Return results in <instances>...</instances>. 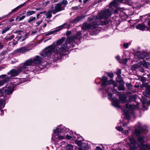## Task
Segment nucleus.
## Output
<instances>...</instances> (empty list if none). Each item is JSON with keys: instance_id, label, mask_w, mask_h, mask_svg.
Wrapping results in <instances>:
<instances>
[{"instance_id": "obj_1", "label": "nucleus", "mask_w": 150, "mask_h": 150, "mask_svg": "<svg viewBox=\"0 0 150 150\" xmlns=\"http://www.w3.org/2000/svg\"><path fill=\"white\" fill-rule=\"evenodd\" d=\"M81 32L79 31L75 34L70 37H67L66 43L62 45L60 48L57 47L55 45H52L45 48L44 51L41 53V55L44 57L50 56V58L55 60L60 59L64 54V53L67 51V44L74 42L79 43L81 38Z\"/></svg>"}, {"instance_id": "obj_2", "label": "nucleus", "mask_w": 150, "mask_h": 150, "mask_svg": "<svg viewBox=\"0 0 150 150\" xmlns=\"http://www.w3.org/2000/svg\"><path fill=\"white\" fill-rule=\"evenodd\" d=\"M134 134L138 137L137 138L138 142L132 137H128L126 138L125 141L126 144L130 149H135L137 147L141 148L140 150H150V144H145L144 142L148 140H150V138L146 139L144 136H139L142 134L144 133L146 134L148 131V128L146 126H142L140 122H138L135 126Z\"/></svg>"}, {"instance_id": "obj_3", "label": "nucleus", "mask_w": 150, "mask_h": 150, "mask_svg": "<svg viewBox=\"0 0 150 150\" xmlns=\"http://www.w3.org/2000/svg\"><path fill=\"white\" fill-rule=\"evenodd\" d=\"M114 8L110 4L108 8L102 10L97 16H91L87 19L88 22H90L93 20H96L97 22H100L102 21L101 19L106 20L108 18L112 15Z\"/></svg>"}, {"instance_id": "obj_4", "label": "nucleus", "mask_w": 150, "mask_h": 150, "mask_svg": "<svg viewBox=\"0 0 150 150\" xmlns=\"http://www.w3.org/2000/svg\"><path fill=\"white\" fill-rule=\"evenodd\" d=\"M32 63L30 60L26 61L23 64H21L19 65L20 68L18 70L12 69L7 73L8 75H11L10 77H14L18 75L21 73H24L28 71V67Z\"/></svg>"}, {"instance_id": "obj_5", "label": "nucleus", "mask_w": 150, "mask_h": 150, "mask_svg": "<svg viewBox=\"0 0 150 150\" xmlns=\"http://www.w3.org/2000/svg\"><path fill=\"white\" fill-rule=\"evenodd\" d=\"M69 130L68 128H66L65 127H62V126H58L56 128V129H54V135L52 137V139H56V140H59L64 139V135L65 133L67 132Z\"/></svg>"}, {"instance_id": "obj_6", "label": "nucleus", "mask_w": 150, "mask_h": 150, "mask_svg": "<svg viewBox=\"0 0 150 150\" xmlns=\"http://www.w3.org/2000/svg\"><path fill=\"white\" fill-rule=\"evenodd\" d=\"M108 78L105 76H103L102 79H96L95 82L96 83L98 84L100 83L101 81H102V83L101 85L102 89L110 88V84H113L114 87L117 86V83L115 82L112 79H110L108 81Z\"/></svg>"}, {"instance_id": "obj_7", "label": "nucleus", "mask_w": 150, "mask_h": 150, "mask_svg": "<svg viewBox=\"0 0 150 150\" xmlns=\"http://www.w3.org/2000/svg\"><path fill=\"white\" fill-rule=\"evenodd\" d=\"M109 22V21H100V22H98L97 21H96L90 23H86L83 24L82 29L84 30L89 29L93 30L97 28L99 25H105L108 24Z\"/></svg>"}, {"instance_id": "obj_8", "label": "nucleus", "mask_w": 150, "mask_h": 150, "mask_svg": "<svg viewBox=\"0 0 150 150\" xmlns=\"http://www.w3.org/2000/svg\"><path fill=\"white\" fill-rule=\"evenodd\" d=\"M105 90L106 92H107L108 93V98L110 100L113 101L112 103V105L118 108H121V107L120 106V102L116 98H112V93H109V92L112 91L113 93H115L117 92V90L115 89H112V88H105L104 89H100V90Z\"/></svg>"}, {"instance_id": "obj_9", "label": "nucleus", "mask_w": 150, "mask_h": 150, "mask_svg": "<svg viewBox=\"0 0 150 150\" xmlns=\"http://www.w3.org/2000/svg\"><path fill=\"white\" fill-rule=\"evenodd\" d=\"M45 50V48L44 49V50L42 51V52H41L40 54L41 56V57H40L38 56H36L35 57V58L33 60L32 59H29L27 61H28V60H30L32 62L31 64L29 65H28V66H31L33 63L35 64H40L41 62L43 61V59L44 58H45L46 57H49L50 58V56H46L45 57H43L41 55V53L43 52Z\"/></svg>"}, {"instance_id": "obj_10", "label": "nucleus", "mask_w": 150, "mask_h": 150, "mask_svg": "<svg viewBox=\"0 0 150 150\" xmlns=\"http://www.w3.org/2000/svg\"><path fill=\"white\" fill-rule=\"evenodd\" d=\"M69 27L70 26L69 24L67 23H64L62 25L57 27L56 28V29L47 33L46 34V35H50L53 34L55 32H58L64 28H66L68 29Z\"/></svg>"}, {"instance_id": "obj_11", "label": "nucleus", "mask_w": 150, "mask_h": 150, "mask_svg": "<svg viewBox=\"0 0 150 150\" xmlns=\"http://www.w3.org/2000/svg\"><path fill=\"white\" fill-rule=\"evenodd\" d=\"M14 90V85L13 84H11L8 87H6L5 88H4L0 90V91H4L6 95H9L12 93Z\"/></svg>"}, {"instance_id": "obj_12", "label": "nucleus", "mask_w": 150, "mask_h": 150, "mask_svg": "<svg viewBox=\"0 0 150 150\" xmlns=\"http://www.w3.org/2000/svg\"><path fill=\"white\" fill-rule=\"evenodd\" d=\"M64 6L62 5L61 3H59L56 4L54 6V9L52 10V12L53 14H55L59 12L64 10Z\"/></svg>"}, {"instance_id": "obj_13", "label": "nucleus", "mask_w": 150, "mask_h": 150, "mask_svg": "<svg viewBox=\"0 0 150 150\" xmlns=\"http://www.w3.org/2000/svg\"><path fill=\"white\" fill-rule=\"evenodd\" d=\"M139 104H137L136 105H131L128 103L125 104V108L126 109L129 110L134 111L137 109H138Z\"/></svg>"}, {"instance_id": "obj_14", "label": "nucleus", "mask_w": 150, "mask_h": 150, "mask_svg": "<svg viewBox=\"0 0 150 150\" xmlns=\"http://www.w3.org/2000/svg\"><path fill=\"white\" fill-rule=\"evenodd\" d=\"M9 78L6 74H2L0 76V86L3 85L4 83L9 80Z\"/></svg>"}, {"instance_id": "obj_15", "label": "nucleus", "mask_w": 150, "mask_h": 150, "mask_svg": "<svg viewBox=\"0 0 150 150\" xmlns=\"http://www.w3.org/2000/svg\"><path fill=\"white\" fill-rule=\"evenodd\" d=\"M31 50V48L26 46H24L17 49L16 50V52L18 53H24Z\"/></svg>"}, {"instance_id": "obj_16", "label": "nucleus", "mask_w": 150, "mask_h": 150, "mask_svg": "<svg viewBox=\"0 0 150 150\" xmlns=\"http://www.w3.org/2000/svg\"><path fill=\"white\" fill-rule=\"evenodd\" d=\"M69 133L70 135L68 134H67L66 135V138L67 139L69 140H73L77 138V137L74 136L73 133L72 131H71ZM74 134L75 135H76L78 138H79L81 137V136L79 134H76V133H74Z\"/></svg>"}, {"instance_id": "obj_17", "label": "nucleus", "mask_w": 150, "mask_h": 150, "mask_svg": "<svg viewBox=\"0 0 150 150\" xmlns=\"http://www.w3.org/2000/svg\"><path fill=\"white\" fill-rule=\"evenodd\" d=\"M125 0H114L113 2L110 3V4L114 8H117L122 2L124 3Z\"/></svg>"}, {"instance_id": "obj_18", "label": "nucleus", "mask_w": 150, "mask_h": 150, "mask_svg": "<svg viewBox=\"0 0 150 150\" xmlns=\"http://www.w3.org/2000/svg\"><path fill=\"white\" fill-rule=\"evenodd\" d=\"M25 4V2H24L23 4L18 6L16 8L13 9L9 13L6 15L7 17L10 16L12 14L16 11H17L19 9L23 6Z\"/></svg>"}, {"instance_id": "obj_19", "label": "nucleus", "mask_w": 150, "mask_h": 150, "mask_svg": "<svg viewBox=\"0 0 150 150\" xmlns=\"http://www.w3.org/2000/svg\"><path fill=\"white\" fill-rule=\"evenodd\" d=\"M144 95L146 97H149L150 96V85H149L147 88V89L143 92Z\"/></svg>"}, {"instance_id": "obj_20", "label": "nucleus", "mask_w": 150, "mask_h": 150, "mask_svg": "<svg viewBox=\"0 0 150 150\" xmlns=\"http://www.w3.org/2000/svg\"><path fill=\"white\" fill-rule=\"evenodd\" d=\"M136 28L138 29L144 30L146 28V27L143 24H139L136 26Z\"/></svg>"}, {"instance_id": "obj_21", "label": "nucleus", "mask_w": 150, "mask_h": 150, "mask_svg": "<svg viewBox=\"0 0 150 150\" xmlns=\"http://www.w3.org/2000/svg\"><path fill=\"white\" fill-rule=\"evenodd\" d=\"M137 57L139 59H143L145 57V53H144L138 52L137 53Z\"/></svg>"}, {"instance_id": "obj_22", "label": "nucleus", "mask_w": 150, "mask_h": 150, "mask_svg": "<svg viewBox=\"0 0 150 150\" xmlns=\"http://www.w3.org/2000/svg\"><path fill=\"white\" fill-rule=\"evenodd\" d=\"M119 98L121 103H123L125 102L127 97L125 95L122 94L119 96Z\"/></svg>"}, {"instance_id": "obj_23", "label": "nucleus", "mask_w": 150, "mask_h": 150, "mask_svg": "<svg viewBox=\"0 0 150 150\" xmlns=\"http://www.w3.org/2000/svg\"><path fill=\"white\" fill-rule=\"evenodd\" d=\"M5 105V101L4 99L0 100V110L1 112H2V109L3 108Z\"/></svg>"}, {"instance_id": "obj_24", "label": "nucleus", "mask_w": 150, "mask_h": 150, "mask_svg": "<svg viewBox=\"0 0 150 150\" xmlns=\"http://www.w3.org/2000/svg\"><path fill=\"white\" fill-rule=\"evenodd\" d=\"M14 38L13 35H7L5 38L4 39L6 41H10Z\"/></svg>"}, {"instance_id": "obj_25", "label": "nucleus", "mask_w": 150, "mask_h": 150, "mask_svg": "<svg viewBox=\"0 0 150 150\" xmlns=\"http://www.w3.org/2000/svg\"><path fill=\"white\" fill-rule=\"evenodd\" d=\"M84 17V16H77L73 20L72 22L74 23H76Z\"/></svg>"}, {"instance_id": "obj_26", "label": "nucleus", "mask_w": 150, "mask_h": 150, "mask_svg": "<svg viewBox=\"0 0 150 150\" xmlns=\"http://www.w3.org/2000/svg\"><path fill=\"white\" fill-rule=\"evenodd\" d=\"M123 112L126 119L127 120L129 119H130V117L129 114L128 110H127L124 109L123 110Z\"/></svg>"}, {"instance_id": "obj_27", "label": "nucleus", "mask_w": 150, "mask_h": 150, "mask_svg": "<svg viewBox=\"0 0 150 150\" xmlns=\"http://www.w3.org/2000/svg\"><path fill=\"white\" fill-rule=\"evenodd\" d=\"M119 86H117L118 90V91H123L125 90L124 86V82L122 83H120Z\"/></svg>"}, {"instance_id": "obj_28", "label": "nucleus", "mask_w": 150, "mask_h": 150, "mask_svg": "<svg viewBox=\"0 0 150 150\" xmlns=\"http://www.w3.org/2000/svg\"><path fill=\"white\" fill-rule=\"evenodd\" d=\"M65 38H62L61 39L58 40L56 42V45H59L61 44L65 40Z\"/></svg>"}, {"instance_id": "obj_29", "label": "nucleus", "mask_w": 150, "mask_h": 150, "mask_svg": "<svg viewBox=\"0 0 150 150\" xmlns=\"http://www.w3.org/2000/svg\"><path fill=\"white\" fill-rule=\"evenodd\" d=\"M36 12L35 11L28 10L26 12V15L27 16H30L34 14Z\"/></svg>"}, {"instance_id": "obj_30", "label": "nucleus", "mask_w": 150, "mask_h": 150, "mask_svg": "<svg viewBox=\"0 0 150 150\" xmlns=\"http://www.w3.org/2000/svg\"><path fill=\"white\" fill-rule=\"evenodd\" d=\"M52 10L49 11L47 12L45 15V16H46V18H50L52 17Z\"/></svg>"}, {"instance_id": "obj_31", "label": "nucleus", "mask_w": 150, "mask_h": 150, "mask_svg": "<svg viewBox=\"0 0 150 150\" xmlns=\"http://www.w3.org/2000/svg\"><path fill=\"white\" fill-rule=\"evenodd\" d=\"M33 69H34L33 72L32 73H38V71L40 70L39 67L38 66L35 67H33Z\"/></svg>"}, {"instance_id": "obj_32", "label": "nucleus", "mask_w": 150, "mask_h": 150, "mask_svg": "<svg viewBox=\"0 0 150 150\" xmlns=\"http://www.w3.org/2000/svg\"><path fill=\"white\" fill-rule=\"evenodd\" d=\"M36 18L35 17L31 16L28 19V22L30 23H31L32 22L36 19Z\"/></svg>"}, {"instance_id": "obj_33", "label": "nucleus", "mask_w": 150, "mask_h": 150, "mask_svg": "<svg viewBox=\"0 0 150 150\" xmlns=\"http://www.w3.org/2000/svg\"><path fill=\"white\" fill-rule=\"evenodd\" d=\"M142 64L146 68L148 67V65L149 64V62H146L144 60L142 62Z\"/></svg>"}, {"instance_id": "obj_34", "label": "nucleus", "mask_w": 150, "mask_h": 150, "mask_svg": "<svg viewBox=\"0 0 150 150\" xmlns=\"http://www.w3.org/2000/svg\"><path fill=\"white\" fill-rule=\"evenodd\" d=\"M66 148L67 150H72L73 149V146L71 144H67L66 146Z\"/></svg>"}, {"instance_id": "obj_35", "label": "nucleus", "mask_w": 150, "mask_h": 150, "mask_svg": "<svg viewBox=\"0 0 150 150\" xmlns=\"http://www.w3.org/2000/svg\"><path fill=\"white\" fill-rule=\"evenodd\" d=\"M61 3V4L64 6V8H65L66 6V5L68 4V1H67V0H63L62 1L59 3Z\"/></svg>"}, {"instance_id": "obj_36", "label": "nucleus", "mask_w": 150, "mask_h": 150, "mask_svg": "<svg viewBox=\"0 0 150 150\" xmlns=\"http://www.w3.org/2000/svg\"><path fill=\"white\" fill-rule=\"evenodd\" d=\"M88 146V144L86 143H83L82 145L81 146V147L82 148V149L86 150L87 149V148Z\"/></svg>"}, {"instance_id": "obj_37", "label": "nucleus", "mask_w": 150, "mask_h": 150, "mask_svg": "<svg viewBox=\"0 0 150 150\" xmlns=\"http://www.w3.org/2000/svg\"><path fill=\"white\" fill-rule=\"evenodd\" d=\"M10 29V27H7L6 28H5L4 29H3L1 33L2 34H4L6 32L9 30Z\"/></svg>"}, {"instance_id": "obj_38", "label": "nucleus", "mask_w": 150, "mask_h": 150, "mask_svg": "<svg viewBox=\"0 0 150 150\" xmlns=\"http://www.w3.org/2000/svg\"><path fill=\"white\" fill-rule=\"evenodd\" d=\"M76 144H77L78 145V146L80 147H81L83 144V143H82V142L81 140L76 141Z\"/></svg>"}, {"instance_id": "obj_39", "label": "nucleus", "mask_w": 150, "mask_h": 150, "mask_svg": "<svg viewBox=\"0 0 150 150\" xmlns=\"http://www.w3.org/2000/svg\"><path fill=\"white\" fill-rule=\"evenodd\" d=\"M117 81L119 83H122L123 82V81L121 78V76H120V77L118 76H117Z\"/></svg>"}, {"instance_id": "obj_40", "label": "nucleus", "mask_w": 150, "mask_h": 150, "mask_svg": "<svg viewBox=\"0 0 150 150\" xmlns=\"http://www.w3.org/2000/svg\"><path fill=\"white\" fill-rule=\"evenodd\" d=\"M136 98V96L135 95H133L131 96L129 98V99L132 101H134L135 100Z\"/></svg>"}, {"instance_id": "obj_41", "label": "nucleus", "mask_w": 150, "mask_h": 150, "mask_svg": "<svg viewBox=\"0 0 150 150\" xmlns=\"http://www.w3.org/2000/svg\"><path fill=\"white\" fill-rule=\"evenodd\" d=\"M108 76L110 78H112L113 77L114 75L112 72H108Z\"/></svg>"}, {"instance_id": "obj_42", "label": "nucleus", "mask_w": 150, "mask_h": 150, "mask_svg": "<svg viewBox=\"0 0 150 150\" xmlns=\"http://www.w3.org/2000/svg\"><path fill=\"white\" fill-rule=\"evenodd\" d=\"M116 129L118 131L121 132L123 130V129L121 126L116 127Z\"/></svg>"}, {"instance_id": "obj_43", "label": "nucleus", "mask_w": 150, "mask_h": 150, "mask_svg": "<svg viewBox=\"0 0 150 150\" xmlns=\"http://www.w3.org/2000/svg\"><path fill=\"white\" fill-rule=\"evenodd\" d=\"M116 74L117 75V76H118L119 77H120V74H121V70L120 69L116 71Z\"/></svg>"}, {"instance_id": "obj_44", "label": "nucleus", "mask_w": 150, "mask_h": 150, "mask_svg": "<svg viewBox=\"0 0 150 150\" xmlns=\"http://www.w3.org/2000/svg\"><path fill=\"white\" fill-rule=\"evenodd\" d=\"M130 45V44L128 43H125L123 45V46L124 47L127 48H128L129 46Z\"/></svg>"}, {"instance_id": "obj_45", "label": "nucleus", "mask_w": 150, "mask_h": 150, "mask_svg": "<svg viewBox=\"0 0 150 150\" xmlns=\"http://www.w3.org/2000/svg\"><path fill=\"white\" fill-rule=\"evenodd\" d=\"M43 20H41L40 21H38L36 22V24H37L36 26H39L40 25L42 22Z\"/></svg>"}, {"instance_id": "obj_46", "label": "nucleus", "mask_w": 150, "mask_h": 150, "mask_svg": "<svg viewBox=\"0 0 150 150\" xmlns=\"http://www.w3.org/2000/svg\"><path fill=\"white\" fill-rule=\"evenodd\" d=\"M25 15L22 16L21 17H20L19 18V19L18 20V21H20L22 20H23V19H24L25 18Z\"/></svg>"}, {"instance_id": "obj_47", "label": "nucleus", "mask_w": 150, "mask_h": 150, "mask_svg": "<svg viewBox=\"0 0 150 150\" xmlns=\"http://www.w3.org/2000/svg\"><path fill=\"white\" fill-rule=\"evenodd\" d=\"M19 35L20 34H19L18 36L15 38L17 42L18 41H19V40H20L22 38V37L21 36H19Z\"/></svg>"}, {"instance_id": "obj_48", "label": "nucleus", "mask_w": 150, "mask_h": 150, "mask_svg": "<svg viewBox=\"0 0 150 150\" xmlns=\"http://www.w3.org/2000/svg\"><path fill=\"white\" fill-rule=\"evenodd\" d=\"M119 12H120V11L119 9H116L114 10L113 13L114 14H116L117 13H119Z\"/></svg>"}, {"instance_id": "obj_49", "label": "nucleus", "mask_w": 150, "mask_h": 150, "mask_svg": "<svg viewBox=\"0 0 150 150\" xmlns=\"http://www.w3.org/2000/svg\"><path fill=\"white\" fill-rule=\"evenodd\" d=\"M127 62V59H124L122 61V63L124 64H126Z\"/></svg>"}, {"instance_id": "obj_50", "label": "nucleus", "mask_w": 150, "mask_h": 150, "mask_svg": "<svg viewBox=\"0 0 150 150\" xmlns=\"http://www.w3.org/2000/svg\"><path fill=\"white\" fill-rule=\"evenodd\" d=\"M131 1V0H125V2H124V3L126 4H129L130 3Z\"/></svg>"}, {"instance_id": "obj_51", "label": "nucleus", "mask_w": 150, "mask_h": 150, "mask_svg": "<svg viewBox=\"0 0 150 150\" xmlns=\"http://www.w3.org/2000/svg\"><path fill=\"white\" fill-rule=\"evenodd\" d=\"M149 21L148 23L149 25L150 26V14L148 16V18L146 19Z\"/></svg>"}, {"instance_id": "obj_52", "label": "nucleus", "mask_w": 150, "mask_h": 150, "mask_svg": "<svg viewBox=\"0 0 150 150\" xmlns=\"http://www.w3.org/2000/svg\"><path fill=\"white\" fill-rule=\"evenodd\" d=\"M71 34V31H67L66 33V35L67 36H68Z\"/></svg>"}, {"instance_id": "obj_53", "label": "nucleus", "mask_w": 150, "mask_h": 150, "mask_svg": "<svg viewBox=\"0 0 150 150\" xmlns=\"http://www.w3.org/2000/svg\"><path fill=\"white\" fill-rule=\"evenodd\" d=\"M5 53V52L4 51L2 52L0 54L1 56H2L3 57L2 59H4V54Z\"/></svg>"}, {"instance_id": "obj_54", "label": "nucleus", "mask_w": 150, "mask_h": 150, "mask_svg": "<svg viewBox=\"0 0 150 150\" xmlns=\"http://www.w3.org/2000/svg\"><path fill=\"white\" fill-rule=\"evenodd\" d=\"M96 150H103V149L100 146H97Z\"/></svg>"}, {"instance_id": "obj_55", "label": "nucleus", "mask_w": 150, "mask_h": 150, "mask_svg": "<svg viewBox=\"0 0 150 150\" xmlns=\"http://www.w3.org/2000/svg\"><path fill=\"white\" fill-rule=\"evenodd\" d=\"M139 70L142 73L144 72L145 71L144 69L143 68H140L139 69Z\"/></svg>"}, {"instance_id": "obj_56", "label": "nucleus", "mask_w": 150, "mask_h": 150, "mask_svg": "<svg viewBox=\"0 0 150 150\" xmlns=\"http://www.w3.org/2000/svg\"><path fill=\"white\" fill-rule=\"evenodd\" d=\"M127 124H126V123H124L123 125H122V126L123 127H125V128H127Z\"/></svg>"}, {"instance_id": "obj_57", "label": "nucleus", "mask_w": 150, "mask_h": 150, "mask_svg": "<svg viewBox=\"0 0 150 150\" xmlns=\"http://www.w3.org/2000/svg\"><path fill=\"white\" fill-rule=\"evenodd\" d=\"M126 86L127 87H130L131 86V84L130 83H127L126 84Z\"/></svg>"}, {"instance_id": "obj_58", "label": "nucleus", "mask_w": 150, "mask_h": 150, "mask_svg": "<svg viewBox=\"0 0 150 150\" xmlns=\"http://www.w3.org/2000/svg\"><path fill=\"white\" fill-rule=\"evenodd\" d=\"M3 46L1 44V43H0V49H2L3 48Z\"/></svg>"}, {"instance_id": "obj_59", "label": "nucleus", "mask_w": 150, "mask_h": 150, "mask_svg": "<svg viewBox=\"0 0 150 150\" xmlns=\"http://www.w3.org/2000/svg\"><path fill=\"white\" fill-rule=\"evenodd\" d=\"M115 58L118 60H119L120 59V58L119 56H116Z\"/></svg>"}, {"instance_id": "obj_60", "label": "nucleus", "mask_w": 150, "mask_h": 150, "mask_svg": "<svg viewBox=\"0 0 150 150\" xmlns=\"http://www.w3.org/2000/svg\"><path fill=\"white\" fill-rule=\"evenodd\" d=\"M40 13H39V14H38L37 15H36V18L37 19H39V16H40Z\"/></svg>"}, {"instance_id": "obj_61", "label": "nucleus", "mask_w": 150, "mask_h": 150, "mask_svg": "<svg viewBox=\"0 0 150 150\" xmlns=\"http://www.w3.org/2000/svg\"><path fill=\"white\" fill-rule=\"evenodd\" d=\"M46 12V11H44L43 12H40L39 13L40 14H42V13H45Z\"/></svg>"}, {"instance_id": "obj_62", "label": "nucleus", "mask_w": 150, "mask_h": 150, "mask_svg": "<svg viewBox=\"0 0 150 150\" xmlns=\"http://www.w3.org/2000/svg\"><path fill=\"white\" fill-rule=\"evenodd\" d=\"M125 133L126 134H128V130H125Z\"/></svg>"}, {"instance_id": "obj_63", "label": "nucleus", "mask_w": 150, "mask_h": 150, "mask_svg": "<svg viewBox=\"0 0 150 150\" xmlns=\"http://www.w3.org/2000/svg\"><path fill=\"white\" fill-rule=\"evenodd\" d=\"M47 25V24L46 23H45L43 25V28H45Z\"/></svg>"}, {"instance_id": "obj_64", "label": "nucleus", "mask_w": 150, "mask_h": 150, "mask_svg": "<svg viewBox=\"0 0 150 150\" xmlns=\"http://www.w3.org/2000/svg\"><path fill=\"white\" fill-rule=\"evenodd\" d=\"M88 0H85L83 1V2L84 4H85L86 2H87Z\"/></svg>"}]
</instances>
